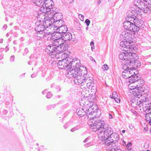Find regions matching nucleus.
Wrapping results in <instances>:
<instances>
[{"label": "nucleus", "mask_w": 151, "mask_h": 151, "mask_svg": "<svg viewBox=\"0 0 151 151\" xmlns=\"http://www.w3.org/2000/svg\"><path fill=\"white\" fill-rule=\"evenodd\" d=\"M80 64V60L78 59L75 58L70 62L68 65V76L72 77L77 76L78 75H81L83 71V68H79Z\"/></svg>", "instance_id": "nucleus-2"}, {"label": "nucleus", "mask_w": 151, "mask_h": 151, "mask_svg": "<svg viewBox=\"0 0 151 151\" xmlns=\"http://www.w3.org/2000/svg\"><path fill=\"white\" fill-rule=\"evenodd\" d=\"M86 100L85 99H81L80 103L82 107H79L77 109V114L80 116H83L86 114V109L85 108V106H88V105L90 104L89 102L86 103Z\"/></svg>", "instance_id": "nucleus-12"}, {"label": "nucleus", "mask_w": 151, "mask_h": 151, "mask_svg": "<svg viewBox=\"0 0 151 151\" xmlns=\"http://www.w3.org/2000/svg\"><path fill=\"white\" fill-rule=\"evenodd\" d=\"M89 103L90 104L88 105V106H85V108L86 109L87 116L89 120V121H92L96 119L100 116V111L97 109L96 106L93 105V103Z\"/></svg>", "instance_id": "nucleus-4"}, {"label": "nucleus", "mask_w": 151, "mask_h": 151, "mask_svg": "<svg viewBox=\"0 0 151 151\" xmlns=\"http://www.w3.org/2000/svg\"><path fill=\"white\" fill-rule=\"evenodd\" d=\"M127 82L130 83L129 87L130 90L138 88V87L142 86L144 83V81L140 79V77L137 76H135L134 77L130 78L129 79H127Z\"/></svg>", "instance_id": "nucleus-6"}, {"label": "nucleus", "mask_w": 151, "mask_h": 151, "mask_svg": "<svg viewBox=\"0 0 151 151\" xmlns=\"http://www.w3.org/2000/svg\"><path fill=\"white\" fill-rule=\"evenodd\" d=\"M101 2V1L100 0H98L97 2V4H99Z\"/></svg>", "instance_id": "nucleus-46"}, {"label": "nucleus", "mask_w": 151, "mask_h": 151, "mask_svg": "<svg viewBox=\"0 0 151 151\" xmlns=\"http://www.w3.org/2000/svg\"><path fill=\"white\" fill-rule=\"evenodd\" d=\"M111 134L109 135L107 138L105 140L104 144L105 145L109 146L115 144L119 139V136L118 134L116 133Z\"/></svg>", "instance_id": "nucleus-10"}, {"label": "nucleus", "mask_w": 151, "mask_h": 151, "mask_svg": "<svg viewBox=\"0 0 151 151\" xmlns=\"http://www.w3.org/2000/svg\"><path fill=\"white\" fill-rule=\"evenodd\" d=\"M124 143L123 144V145H126L125 142H124Z\"/></svg>", "instance_id": "nucleus-50"}, {"label": "nucleus", "mask_w": 151, "mask_h": 151, "mask_svg": "<svg viewBox=\"0 0 151 151\" xmlns=\"http://www.w3.org/2000/svg\"><path fill=\"white\" fill-rule=\"evenodd\" d=\"M122 36L126 38L127 40L125 41H122L120 43V46L126 48V50H124L122 53L128 52L129 54L128 50L130 52L131 50L132 52L131 53H134L137 51V49L134 45L132 39L131 35L128 32H124L122 33Z\"/></svg>", "instance_id": "nucleus-3"}, {"label": "nucleus", "mask_w": 151, "mask_h": 151, "mask_svg": "<svg viewBox=\"0 0 151 151\" xmlns=\"http://www.w3.org/2000/svg\"><path fill=\"white\" fill-rule=\"evenodd\" d=\"M93 78L91 77H87L85 78L83 82L81 85L82 89H86L94 87L93 86Z\"/></svg>", "instance_id": "nucleus-14"}, {"label": "nucleus", "mask_w": 151, "mask_h": 151, "mask_svg": "<svg viewBox=\"0 0 151 151\" xmlns=\"http://www.w3.org/2000/svg\"><path fill=\"white\" fill-rule=\"evenodd\" d=\"M130 52L128 50L129 54L128 52L121 53L119 55V58L121 60L125 61V63L123 66L124 69H127L131 77H134L137 76L138 72L137 70L133 67H131L134 65V64L138 59V57L134 53H131L132 50Z\"/></svg>", "instance_id": "nucleus-1"}, {"label": "nucleus", "mask_w": 151, "mask_h": 151, "mask_svg": "<svg viewBox=\"0 0 151 151\" xmlns=\"http://www.w3.org/2000/svg\"><path fill=\"white\" fill-rule=\"evenodd\" d=\"M139 30V27L135 25V24H132L131 28H130L129 31L133 32L134 34H135Z\"/></svg>", "instance_id": "nucleus-30"}, {"label": "nucleus", "mask_w": 151, "mask_h": 151, "mask_svg": "<svg viewBox=\"0 0 151 151\" xmlns=\"http://www.w3.org/2000/svg\"><path fill=\"white\" fill-rule=\"evenodd\" d=\"M139 103L147 104V102L148 101V95H142L141 94L140 96L138 97Z\"/></svg>", "instance_id": "nucleus-23"}, {"label": "nucleus", "mask_w": 151, "mask_h": 151, "mask_svg": "<svg viewBox=\"0 0 151 151\" xmlns=\"http://www.w3.org/2000/svg\"><path fill=\"white\" fill-rule=\"evenodd\" d=\"M56 31H57L60 33H65L68 30V28L67 27L63 24L61 26L55 29Z\"/></svg>", "instance_id": "nucleus-24"}, {"label": "nucleus", "mask_w": 151, "mask_h": 151, "mask_svg": "<svg viewBox=\"0 0 151 151\" xmlns=\"http://www.w3.org/2000/svg\"><path fill=\"white\" fill-rule=\"evenodd\" d=\"M150 131H151V129H150Z\"/></svg>", "instance_id": "nucleus-54"}, {"label": "nucleus", "mask_w": 151, "mask_h": 151, "mask_svg": "<svg viewBox=\"0 0 151 151\" xmlns=\"http://www.w3.org/2000/svg\"><path fill=\"white\" fill-rule=\"evenodd\" d=\"M92 120L88 121V123L91 129L94 132L98 131L105 126L103 121L98 119Z\"/></svg>", "instance_id": "nucleus-8"}, {"label": "nucleus", "mask_w": 151, "mask_h": 151, "mask_svg": "<svg viewBox=\"0 0 151 151\" xmlns=\"http://www.w3.org/2000/svg\"><path fill=\"white\" fill-rule=\"evenodd\" d=\"M132 24V23H131L129 21L127 20L124 23V27L126 30H130Z\"/></svg>", "instance_id": "nucleus-34"}, {"label": "nucleus", "mask_w": 151, "mask_h": 151, "mask_svg": "<svg viewBox=\"0 0 151 151\" xmlns=\"http://www.w3.org/2000/svg\"><path fill=\"white\" fill-rule=\"evenodd\" d=\"M78 18L79 19H81V18H82V19H83L84 18V16L81 14H78Z\"/></svg>", "instance_id": "nucleus-41"}, {"label": "nucleus", "mask_w": 151, "mask_h": 151, "mask_svg": "<svg viewBox=\"0 0 151 151\" xmlns=\"http://www.w3.org/2000/svg\"><path fill=\"white\" fill-rule=\"evenodd\" d=\"M51 93H48L47 95V98H49L51 97Z\"/></svg>", "instance_id": "nucleus-43"}, {"label": "nucleus", "mask_w": 151, "mask_h": 151, "mask_svg": "<svg viewBox=\"0 0 151 151\" xmlns=\"http://www.w3.org/2000/svg\"><path fill=\"white\" fill-rule=\"evenodd\" d=\"M63 24L64 22L62 19H56V20H52V25L54 26L55 29H56L62 25Z\"/></svg>", "instance_id": "nucleus-22"}, {"label": "nucleus", "mask_w": 151, "mask_h": 151, "mask_svg": "<svg viewBox=\"0 0 151 151\" xmlns=\"http://www.w3.org/2000/svg\"><path fill=\"white\" fill-rule=\"evenodd\" d=\"M145 119L149 122V124L151 125V108L146 112Z\"/></svg>", "instance_id": "nucleus-28"}, {"label": "nucleus", "mask_w": 151, "mask_h": 151, "mask_svg": "<svg viewBox=\"0 0 151 151\" xmlns=\"http://www.w3.org/2000/svg\"><path fill=\"white\" fill-rule=\"evenodd\" d=\"M64 0H62V3H64Z\"/></svg>", "instance_id": "nucleus-51"}, {"label": "nucleus", "mask_w": 151, "mask_h": 151, "mask_svg": "<svg viewBox=\"0 0 151 151\" xmlns=\"http://www.w3.org/2000/svg\"><path fill=\"white\" fill-rule=\"evenodd\" d=\"M144 88L142 86L138 87V88H135L132 90H130V92L131 94L135 96V97H138L140 96L143 92Z\"/></svg>", "instance_id": "nucleus-17"}, {"label": "nucleus", "mask_w": 151, "mask_h": 151, "mask_svg": "<svg viewBox=\"0 0 151 151\" xmlns=\"http://www.w3.org/2000/svg\"><path fill=\"white\" fill-rule=\"evenodd\" d=\"M45 51L50 55L58 54L57 50V47L54 45L48 46L45 49Z\"/></svg>", "instance_id": "nucleus-18"}, {"label": "nucleus", "mask_w": 151, "mask_h": 151, "mask_svg": "<svg viewBox=\"0 0 151 151\" xmlns=\"http://www.w3.org/2000/svg\"><path fill=\"white\" fill-rule=\"evenodd\" d=\"M132 145V143L130 142H129L127 144V145H126L127 146V148H128L129 147H130Z\"/></svg>", "instance_id": "nucleus-42"}, {"label": "nucleus", "mask_w": 151, "mask_h": 151, "mask_svg": "<svg viewBox=\"0 0 151 151\" xmlns=\"http://www.w3.org/2000/svg\"><path fill=\"white\" fill-rule=\"evenodd\" d=\"M109 150L110 151H122L121 149H118L115 145L110 147H109Z\"/></svg>", "instance_id": "nucleus-36"}, {"label": "nucleus", "mask_w": 151, "mask_h": 151, "mask_svg": "<svg viewBox=\"0 0 151 151\" xmlns=\"http://www.w3.org/2000/svg\"><path fill=\"white\" fill-rule=\"evenodd\" d=\"M135 11H129L125 14V19L132 18L133 19H138L137 17V14L135 13Z\"/></svg>", "instance_id": "nucleus-20"}, {"label": "nucleus", "mask_w": 151, "mask_h": 151, "mask_svg": "<svg viewBox=\"0 0 151 151\" xmlns=\"http://www.w3.org/2000/svg\"><path fill=\"white\" fill-rule=\"evenodd\" d=\"M61 58H63V57L61 56ZM70 59L68 58H64L61 60H59L58 63V67L60 68L63 69L65 67H67L68 68V65L70 63Z\"/></svg>", "instance_id": "nucleus-15"}, {"label": "nucleus", "mask_w": 151, "mask_h": 151, "mask_svg": "<svg viewBox=\"0 0 151 151\" xmlns=\"http://www.w3.org/2000/svg\"><path fill=\"white\" fill-rule=\"evenodd\" d=\"M44 19H46V18H45V17L44 18Z\"/></svg>", "instance_id": "nucleus-52"}, {"label": "nucleus", "mask_w": 151, "mask_h": 151, "mask_svg": "<svg viewBox=\"0 0 151 151\" xmlns=\"http://www.w3.org/2000/svg\"><path fill=\"white\" fill-rule=\"evenodd\" d=\"M68 45L64 43L57 47V52L59 56H62L63 58L67 57L66 54L67 52L66 50L68 48Z\"/></svg>", "instance_id": "nucleus-13"}, {"label": "nucleus", "mask_w": 151, "mask_h": 151, "mask_svg": "<svg viewBox=\"0 0 151 151\" xmlns=\"http://www.w3.org/2000/svg\"><path fill=\"white\" fill-rule=\"evenodd\" d=\"M85 22L87 26H88L89 25L90 23V21L89 20V19H86Z\"/></svg>", "instance_id": "nucleus-39"}, {"label": "nucleus", "mask_w": 151, "mask_h": 151, "mask_svg": "<svg viewBox=\"0 0 151 151\" xmlns=\"http://www.w3.org/2000/svg\"><path fill=\"white\" fill-rule=\"evenodd\" d=\"M131 105L133 107H138L139 104V100L138 97H135L134 98H133L131 101Z\"/></svg>", "instance_id": "nucleus-25"}, {"label": "nucleus", "mask_w": 151, "mask_h": 151, "mask_svg": "<svg viewBox=\"0 0 151 151\" xmlns=\"http://www.w3.org/2000/svg\"><path fill=\"white\" fill-rule=\"evenodd\" d=\"M54 3H53V6L50 9V10L49 11L46 12H43V13H46V14L49 15L50 16H48L49 19H63V15L61 13H60L58 12L55 13H54V12H55L58 11V8H56L55 9V8H53L54 6Z\"/></svg>", "instance_id": "nucleus-11"}, {"label": "nucleus", "mask_w": 151, "mask_h": 151, "mask_svg": "<svg viewBox=\"0 0 151 151\" xmlns=\"http://www.w3.org/2000/svg\"><path fill=\"white\" fill-rule=\"evenodd\" d=\"M84 74L83 71L81 72V75H78L76 76L74 80L75 83L78 85L81 84V85L85 78H86L84 76Z\"/></svg>", "instance_id": "nucleus-19"}, {"label": "nucleus", "mask_w": 151, "mask_h": 151, "mask_svg": "<svg viewBox=\"0 0 151 151\" xmlns=\"http://www.w3.org/2000/svg\"><path fill=\"white\" fill-rule=\"evenodd\" d=\"M150 3H151V0H150Z\"/></svg>", "instance_id": "nucleus-53"}, {"label": "nucleus", "mask_w": 151, "mask_h": 151, "mask_svg": "<svg viewBox=\"0 0 151 151\" xmlns=\"http://www.w3.org/2000/svg\"><path fill=\"white\" fill-rule=\"evenodd\" d=\"M83 91V95L84 97L82 99H85L86 100V103L90 102L93 103V96H94L95 93L96 92V89L95 87L90 88L84 89Z\"/></svg>", "instance_id": "nucleus-7"}, {"label": "nucleus", "mask_w": 151, "mask_h": 151, "mask_svg": "<svg viewBox=\"0 0 151 151\" xmlns=\"http://www.w3.org/2000/svg\"><path fill=\"white\" fill-rule=\"evenodd\" d=\"M62 38V35H61V37H57V39L58 40V39H60V38Z\"/></svg>", "instance_id": "nucleus-47"}, {"label": "nucleus", "mask_w": 151, "mask_h": 151, "mask_svg": "<svg viewBox=\"0 0 151 151\" xmlns=\"http://www.w3.org/2000/svg\"><path fill=\"white\" fill-rule=\"evenodd\" d=\"M44 31L46 34L49 35L55 32L56 29L54 28V26L51 25L48 27H46L44 30Z\"/></svg>", "instance_id": "nucleus-21"}, {"label": "nucleus", "mask_w": 151, "mask_h": 151, "mask_svg": "<svg viewBox=\"0 0 151 151\" xmlns=\"http://www.w3.org/2000/svg\"><path fill=\"white\" fill-rule=\"evenodd\" d=\"M33 2L36 6H41L40 10L42 12L49 11L53 6L52 0H33Z\"/></svg>", "instance_id": "nucleus-5"}, {"label": "nucleus", "mask_w": 151, "mask_h": 151, "mask_svg": "<svg viewBox=\"0 0 151 151\" xmlns=\"http://www.w3.org/2000/svg\"><path fill=\"white\" fill-rule=\"evenodd\" d=\"M133 22L139 27L143 28L145 26L143 22L141 19H134Z\"/></svg>", "instance_id": "nucleus-26"}, {"label": "nucleus", "mask_w": 151, "mask_h": 151, "mask_svg": "<svg viewBox=\"0 0 151 151\" xmlns=\"http://www.w3.org/2000/svg\"><path fill=\"white\" fill-rule=\"evenodd\" d=\"M104 68H103L104 70H107L109 69V66L106 64H104Z\"/></svg>", "instance_id": "nucleus-37"}, {"label": "nucleus", "mask_w": 151, "mask_h": 151, "mask_svg": "<svg viewBox=\"0 0 151 151\" xmlns=\"http://www.w3.org/2000/svg\"><path fill=\"white\" fill-rule=\"evenodd\" d=\"M122 133H125V130H122Z\"/></svg>", "instance_id": "nucleus-49"}, {"label": "nucleus", "mask_w": 151, "mask_h": 151, "mask_svg": "<svg viewBox=\"0 0 151 151\" xmlns=\"http://www.w3.org/2000/svg\"><path fill=\"white\" fill-rule=\"evenodd\" d=\"M62 37L64 41H69L72 38V35L71 33L69 32H67L66 34H64L62 35Z\"/></svg>", "instance_id": "nucleus-29"}, {"label": "nucleus", "mask_w": 151, "mask_h": 151, "mask_svg": "<svg viewBox=\"0 0 151 151\" xmlns=\"http://www.w3.org/2000/svg\"><path fill=\"white\" fill-rule=\"evenodd\" d=\"M90 45L91 46L92 50H93V49H94V47L93 42H91L90 43Z\"/></svg>", "instance_id": "nucleus-40"}, {"label": "nucleus", "mask_w": 151, "mask_h": 151, "mask_svg": "<svg viewBox=\"0 0 151 151\" xmlns=\"http://www.w3.org/2000/svg\"><path fill=\"white\" fill-rule=\"evenodd\" d=\"M74 2V0H73L72 1L69 2V4H72L73 3V2Z\"/></svg>", "instance_id": "nucleus-44"}, {"label": "nucleus", "mask_w": 151, "mask_h": 151, "mask_svg": "<svg viewBox=\"0 0 151 151\" xmlns=\"http://www.w3.org/2000/svg\"><path fill=\"white\" fill-rule=\"evenodd\" d=\"M124 69L125 70L122 73V77L124 78L129 79L131 77L130 75L129 72L127 69Z\"/></svg>", "instance_id": "nucleus-32"}, {"label": "nucleus", "mask_w": 151, "mask_h": 151, "mask_svg": "<svg viewBox=\"0 0 151 151\" xmlns=\"http://www.w3.org/2000/svg\"><path fill=\"white\" fill-rule=\"evenodd\" d=\"M133 11H135V13L137 14V15L138 14V13H140V11H139V9H135L134 10H132Z\"/></svg>", "instance_id": "nucleus-38"}, {"label": "nucleus", "mask_w": 151, "mask_h": 151, "mask_svg": "<svg viewBox=\"0 0 151 151\" xmlns=\"http://www.w3.org/2000/svg\"><path fill=\"white\" fill-rule=\"evenodd\" d=\"M151 108V105H149L148 104L139 103L137 109L138 111L141 112H145L146 113Z\"/></svg>", "instance_id": "nucleus-16"}, {"label": "nucleus", "mask_w": 151, "mask_h": 151, "mask_svg": "<svg viewBox=\"0 0 151 151\" xmlns=\"http://www.w3.org/2000/svg\"><path fill=\"white\" fill-rule=\"evenodd\" d=\"M112 130L111 129H108L105 126L98 131L97 133L98 138L101 141H105L110 133L112 132Z\"/></svg>", "instance_id": "nucleus-9"}, {"label": "nucleus", "mask_w": 151, "mask_h": 151, "mask_svg": "<svg viewBox=\"0 0 151 151\" xmlns=\"http://www.w3.org/2000/svg\"><path fill=\"white\" fill-rule=\"evenodd\" d=\"M61 37V34L59 33V32H58L57 31H55V32H54L53 34L52 35L51 37V38L53 40V41H55L57 39V37Z\"/></svg>", "instance_id": "nucleus-35"}, {"label": "nucleus", "mask_w": 151, "mask_h": 151, "mask_svg": "<svg viewBox=\"0 0 151 151\" xmlns=\"http://www.w3.org/2000/svg\"><path fill=\"white\" fill-rule=\"evenodd\" d=\"M111 98L114 99L116 102L117 103H120V97L118 96L116 92L114 91L112 95L111 96Z\"/></svg>", "instance_id": "nucleus-33"}, {"label": "nucleus", "mask_w": 151, "mask_h": 151, "mask_svg": "<svg viewBox=\"0 0 151 151\" xmlns=\"http://www.w3.org/2000/svg\"><path fill=\"white\" fill-rule=\"evenodd\" d=\"M109 119H112V115L111 114H109Z\"/></svg>", "instance_id": "nucleus-45"}, {"label": "nucleus", "mask_w": 151, "mask_h": 151, "mask_svg": "<svg viewBox=\"0 0 151 151\" xmlns=\"http://www.w3.org/2000/svg\"><path fill=\"white\" fill-rule=\"evenodd\" d=\"M52 20L55 19H45L43 21V25L46 27L51 26L52 25Z\"/></svg>", "instance_id": "nucleus-31"}, {"label": "nucleus", "mask_w": 151, "mask_h": 151, "mask_svg": "<svg viewBox=\"0 0 151 151\" xmlns=\"http://www.w3.org/2000/svg\"><path fill=\"white\" fill-rule=\"evenodd\" d=\"M65 41L63 37L59 39H57L55 41H53L52 42V45L57 47L59 45L65 43Z\"/></svg>", "instance_id": "nucleus-27"}, {"label": "nucleus", "mask_w": 151, "mask_h": 151, "mask_svg": "<svg viewBox=\"0 0 151 151\" xmlns=\"http://www.w3.org/2000/svg\"><path fill=\"white\" fill-rule=\"evenodd\" d=\"M144 131H145V132L146 131H147V128H145L144 129Z\"/></svg>", "instance_id": "nucleus-48"}]
</instances>
